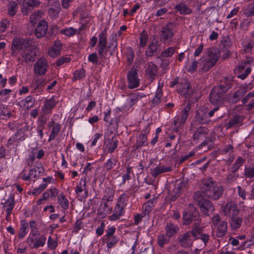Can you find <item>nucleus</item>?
<instances>
[{"label":"nucleus","instance_id":"f257e3e1","mask_svg":"<svg viewBox=\"0 0 254 254\" xmlns=\"http://www.w3.org/2000/svg\"><path fill=\"white\" fill-rule=\"evenodd\" d=\"M203 196L213 200L219 199L223 195L224 189L218 186L212 178L204 179L201 181Z\"/></svg>","mask_w":254,"mask_h":254},{"label":"nucleus","instance_id":"f03ea898","mask_svg":"<svg viewBox=\"0 0 254 254\" xmlns=\"http://www.w3.org/2000/svg\"><path fill=\"white\" fill-rule=\"evenodd\" d=\"M193 199L199 206L201 211L206 215H209V212H213L214 208L211 202L204 198L202 192L200 191L195 192Z\"/></svg>","mask_w":254,"mask_h":254},{"label":"nucleus","instance_id":"7ed1b4c3","mask_svg":"<svg viewBox=\"0 0 254 254\" xmlns=\"http://www.w3.org/2000/svg\"><path fill=\"white\" fill-rule=\"evenodd\" d=\"M177 91L181 95L184 96L186 99L191 98L192 101L197 100L195 92L192 91L189 81L186 79H180Z\"/></svg>","mask_w":254,"mask_h":254},{"label":"nucleus","instance_id":"20e7f679","mask_svg":"<svg viewBox=\"0 0 254 254\" xmlns=\"http://www.w3.org/2000/svg\"><path fill=\"white\" fill-rule=\"evenodd\" d=\"M226 93V92L218 85L214 86L209 95L210 103L214 105L221 106L224 101Z\"/></svg>","mask_w":254,"mask_h":254},{"label":"nucleus","instance_id":"39448f33","mask_svg":"<svg viewBox=\"0 0 254 254\" xmlns=\"http://www.w3.org/2000/svg\"><path fill=\"white\" fill-rule=\"evenodd\" d=\"M201 217L196 208L193 205L190 204L188 210L183 213L184 224L189 225L191 222H195L197 221H201Z\"/></svg>","mask_w":254,"mask_h":254},{"label":"nucleus","instance_id":"423d86ee","mask_svg":"<svg viewBox=\"0 0 254 254\" xmlns=\"http://www.w3.org/2000/svg\"><path fill=\"white\" fill-rule=\"evenodd\" d=\"M21 57L23 59L22 60L20 58L18 59V62L20 64H22L24 61L26 63L33 62L35 60V57L37 55V49L31 43L29 45L24 49L22 52Z\"/></svg>","mask_w":254,"mask_h":254},{"label":"nucleus","instance_id":"0eeeda50","mask_svg":"<svg viewBox=\"0 0 254 254\" xmlns=\"http://www.w3.org/2000/svg\"><path fill=\"white\" fill-rule=\"evenodd\" d=\"M31 43L32 42L29 39L14 38L11 42V55L13 57L16 56L20 50H23Z\"/></svg>","mask_w":254,"mask_h":254},{"label":"nucleus","instance_id":"6e6552de","mask_svg":"<svg viewBox=\"0 0 254 254\" xmlns=\"http://www.w3.org/2000/svg\"><path fill=\"white\" fill-rule=\"evenodd\" d=\"M220 55L214 48L207 49V57L204 60L203 68L208 70L213 67L217 62Z\"/></svg>","mask_w":254,"mask_h":254},{"label":"nucleus","instance_id":"1a4fd4ad","mask_svg":"<svg viewBox=\"0 0 254 254\" xmlns=\"http://www.w3.org/2000/svg\"><path fill=\"white\" fill-rule=\"evenodd\" d=\"M174 27V25L173 23L170 22L167 23L165 27L162 28L160 37L161 41L165 42L166 41L171 40V38L174 36V32H173Z\"/></svg>","mask_w":254,"mask_h":254},{"label":"nucleus","instance_id":"9d476101","mask_svg":"<svg viewBox=\"0 0 254 254\" xmlns=\"http://www.w3.org/2000/svg\"><path fill=\"white\" fill-rule=\"evenodd\" d=\"M208 108L202 107L196 111L195 119L199 124L208 123L211 121L207 116Z\"/></svg>","mask_w":254,"mask_h":254},{"label":"nucleus","instance_id":"9b49d317","mask_svg":"<svg viewBox=\"0 0 254 254\" xmlns=\"http://www.w3.org/2000/svg\"><path fill=\"white\" fill-rule=\"evenodd\" d=\"M47 61L44 58H40L34 65V72L39 75L44 74L47 69Z\"/></svg>","mask_w":254,"mask_h":254},{"label":"nucleus","instance_id":"f8f14e48","mask_svg":"<svg viewBox=\"0 0 254 254\" xmlns=\"http://www.w3.org/2000/svg\"><path fill=\"white\" fill-rule=\"evenodd\" d=\"M48 27V23L45 20L40 21L35 29V36L38 38L44 37L47 32Z\"/></svg>","mask_w":254,"mask_h":254},{"label":"nucleus","instance_id":"ddd939ff","mask_svg":"<svg viewBox=\"0 0 254 254\" xmlns=\"http://www.w3.org/2000/svg\"><path fill=\"white\" fill-rule=\"evenodd\" d=\"M127 79L128 81V88L133 89L139 86V79L137 78V73L136 70L131 69L127 74Z\"/></svg>","mask_w":254,"mask_h":254},{"label":"nucleus","instance_id":"4468645a","mask_svg":"<svg viewBox=\"0 0 254 254\" xmlns=\"http://www.w3.org/2000/svg\"><path fill=\"white\" fill-rule=\"evenodd\" d=\"M98 47L99 56L101 58L104 57V53H106L107 52V40L106 33H104V32L100 35Z\"/></svg>","mask_w":254,"mask_h":254},{"label":"nucleus","instance_id":"2eb2a0df","mask_svg":"<svg viewBox=\"0 0 254 254\" xmlns=\"http://www.w3.org/2000/svg\"><path fill=\"white\" fill-rule=\"evenodd\" d=\"M191 234L190 231L184 233L179 238V243L183 248H189L192 245V240L191 239Z\"/></svg>","mask_w":254,"mask_h":254},{"label":"nucleus","instance_id":"dca6fc26","mask_svg":"<svg viewBox=\"0 0 254 254\" xmlns=\"http://www.w3.org/2000/svg\"><path fill=\"white\" fill-rule=\"evenodd\" d=\"M223 211L225 215H229L230 217L233 215H238L239 212L237 205L232 201L227 203L223 208Z\"/></svg>","mask_w":254,"mask_h":254},{"label":"nucleus","instance_id":"f3484780","mask_svg":"<svg viewBox=\"0 0 254 254\" xmlns=\"http://www.w3.org/2000/svg\"><path fill=\"white\" fill-rule=\"evenodd\" d=\"M234 82L233 77L226 76L224 79L221 80L220 83L218 86L227 93L232 87Z\"/></svg>","mask_w":254,"mask_h":254},{"label":"nucleus","instance_id":"a211bd4d","mask_svg":"<svg viewBox=\"0 0 254 254\" xmlns=\"http://www.w3.org/2000/svg\"><path fill=\"white\" fill-rule=\"evenodd\" d=\"M145 72L151 79V81L155 79L158 73V67L152 62H149L146 64Z\"/></svg>","mask_w":254,"mask_h":254},{"label":"nucleus","instance_id":"6ab92c4d","mask_svg":"<svg viewBox=\"0 0 254 254\" xmlns=\"http://www.w3.org/2000/svg\"><path fill=\"white\" fill-rule=\"evenodd\" d=\"M147 145V133L145 131H142L140 134L137 137L135 144L134 145L133 147L134 148V150H137L142 146H146Z\"/></svg>","mask_w":254,"mask_h":254},{"label":"nucleus","instance_id":"aec40b11","mask_svg":"<svg viewBox=\"0 0 254 254\" xmlns=\"http://www.w3.org/2000/svg\"><path fill=\"white\" fill-rule=\"evenodd\" d=\"M188 100L187 103L185 102V103L184 104L183 110L182 111V115H181V123H185V122L187 120V119L188 118V114L189 111H190L191 105V103H194L196 101H193L192 100L191 98L190 99H187Z\"/></svg>","mask_w":254,"mask_h":254},{"label":"nucleus","instance_id":"412c9836","mask_svg":"<svg viewBox=\"0 0 254 254\" xmlns=\"http://www.w3.org/2000/svg\"><path fill=\"white\" fill-rule=\"evenodd\" d=\"M174 9L178 11L180 14L188 15L192 12V10L183 1L176 4Z\"/></svg>","mask_w":254,"mask_h":254},{"label":"nucleus","instance_id":"4be33fe9","mask_svg":"<svg viewBox=\"0 0 254 254\" xmlns=\"http://www.w3.org/2000/svg\"><path fill=\"white\" fill-rule=\"evenodd\" d=\"M200 222L201 221H197L193 222L191 230L190 231L195 239H198V235L201 234L203 230V227L201 226Z\"/></svg>","mask_w":254,"mask_h":254},{"label":"nucleus","instance_id":"5701e85b","mask_svg":"<svg viewBox=\"0 0 254 254\" xmlns=\"http://www.w3.org/2000/svg\"><path fill=\"white\" fill-rule=\"evenodd\" d=\"M179 230V227L171 222L168 223L165 227L166 235L168 238L174 236Z\"/></svg>","mask_w":254,"mask_h":254},{"label":"nucleus","instance_id":"b1692460","mask_svg":"<svg viewBox=\"0 0 254 254\" xmlns=\"http://www.w3.org/2000/svg\"><path fill=\"white\" fill-rule=\"evenodd\" d=\"M252 88V85H249V88L248 86L242 87L239 89L234 92L233 95V101L234 102H237L242 97H243L248 91Z\"/></svg>","mask_w":254,"mask_h":254},{"label":"nucleus","instance_id":"393cba45","mask_svg":"<svg viewBox=\"0 0 254 254\" xmlns=\"http://www.w3.org/2000/svg\"><path fill=\"white\" fill-rule=\"evenodd\" d=\"M144 97H145V95L142 93L135 92L130 94L129 95L128 99L127 100V102L129 107L132 106L140 101L142 98Z\"/></svg>","mask_w":254,"mask_h":254},{"label":"nucleus","instance_id":"a878e982","mask_svg":"<svg viewBox=\"0 0 254 254\" xmlns=\"http://www.w3.org/2000/svg\"><path fill=\"white\" fill-rule=\"evenodd\" d=\"M171 170L172 168L170 166H165L164 165L161 166H157L151 170V174L153 177L156 178L160 174L169 172Z\"/></svg>","mask_w":254,"mask_h":254},{"label":"nucleus","instance_id":"bb28decb","mask_svg":"<svg viewBox=\"0 0 254 254\" xmlns=\"http://www.w3.org/2000/svg\"><path fill=\"white\" fill-rule=\"evenodd\" d=\"M123 213V206L120 203H117L114 209L113 214L110 216V220L115 221L120 219Z\"/></svg>","mask_w":254,"mask_h":254},{"label":"nucleus","instance_id":"cd10ccee","mask_svg":"<svg viewBox=\"0 0 254 254\" xmlns=\"http://www.w3.org/2000/svg\"><path fill=\"white\" fill-rule=\"evenodd\" d=\"M56 104V102L53 98L46 100L44 106H42V110L45 114L50 113L52 109L55 106Z\"/></svg>","mask_w":254,"mask_h":254},{"label":"nucleus","instance_id":"c85d7f7f","mask_svg":"<svg viewBox=\"0 0 254 254\" xmlns=\"http://www.w3.org/2000/svg\"><path fill=\"white\" fill-rule=\"evenodd\" d=\"M216 237L217 238L223 237L227 231V222H223L216 227Z\"/></svg>","mask_w":254,"mask_h":254},{"label":"nucleus","instance_id":"c756f323","mask_svg":"<svg viewBox=\"0 0 254 254\" xmlns=\"http://www.w3.org/2000/svg\"><path fill=\"white\" fill-rule=\"evenodd\" d=\"M238 215L231 216L230 221V225L233 230H236L241 226L243 218L238 217Z\"/></svg>","mask_w":254,"mask_h":254},{"label":"nucleus","instance_id":"7c9ffc66","mask_svg":"<svg viewBox=\"0 0 254 254\" xmlns=\"http://www.w3.org/2000/svg\"><path fill=\"white\" fill-rule=\"evenodd\" d=\"M208 132V128L203 127H199L196 129L193 135V141H197L202 136H205V135L207 134Z\"/></svg>","mask_w":254,"mask_h":254},{"label":"nucleus","instance_id":"2f4dec72","mask_svg":"<svg viewBox=\"0 0 254 254\" xmlns=\"http://www.w3.org/2000/svg\"><path fill=\"white\" fill-rule=\"evenodd\" d=\"M7 14L10 16H13L17 11V4L14 1H10L7 3Z\"/></svg>","mask_w":254,"mask_h":254},{"label":"nucleus","instance_id":"473e14b6","mask_svg":"<svg viewBox=\"0 0 254 254\" xmlns=\"http://www.w3.org/2000/svg\"><path fill=\"white\" fill-rule=\"evenodd\" d=\"M62 45V44L59 41H56L53 47L49 51V55L53 57H57L60 55Z\"/></svg>","mask_w":254,"mask_h":254},{"label":"nucleus","instance_id":"72a5a7b5","mask_svg":"<svg viewBox=\"0 0 254 254\" xmlns=\"http://www.w3.org/2000/svg\"><path fill=\"white\" fill-rule=\"evenodd\" d=\"M36 239L35 240L31 248L38 249L40 247L44 246L46 241V237L44 235H40L38 232V236H36Z\"/></svg>","mask_w":254,"mask_h":254},{"label":"nucleus","instance_id":"f704fd0d","mask_svg":"<svg viewBox=\"0 0 254 254\" xmlns=\"http://www.w3.org/2000/svg\"><path fill=\"white\" fill-rule=\"evenodd\" d=\"M119 241V238L116 236L106 237L104 238V242L107 243L108 249L112 248Z\"/></svg>","mask_w":254,"mask_h":254},{"label":"nucleus","instance_id":"c9c22d12","mask_svg":"<svg viewBox=\"0 0 254 254\" xmlns=\"http://www.w3.org/2000/svg\"><path fill=\"white\" fill-rule=\"evenodd\" d=\"M158 49V43L155 42H152L145 51V55L147 57H152L157 52Z\"/></svg>","mask_w":254,"mask_h":254},{"label":"nucleus","instance_id":"e433bc0d","mask_svg":"<svg viewBox=\"0 0 254 254\" xmlns=\"http://www.w3.org/2000/svg\"><path fill=\"white\" fill-rule=\"evenodd\" d=\"M246 162V159L241 157H239L236 160L235 162L232 165L231 168V171L236 172L239 169L243 166Z\"/></svg>","mask_w":254,"mask_h":254},{"label":"nucleus","instance_id":"4c0bfd02","mask_svg":"<svg viewBox=\"0 0 254 254\" xmlns=\"http://www.w3.org/2000/svg\"><path fill=\"white\" fill-rule=\"evenodd\" d=\"M21 102L25 108L29 109L34 106L35 100L31 96H29L22 100Z\"/></svg>","mask_w":254,"mask_h":254},{"label":"nucleus","instance_id":"58836bf2","mask_svg":"<svg viewBox=\"0 0 254 254\" xmlns=\"http://www.w3.org/2000/svg\"><path fill=\"white\" fill-rule=\"evenodd\" d=\"M61 129V125L59 124H56L54 126L51 132V133L49 136V138L48 139L49 141H51L52 140L54 139L55 137L58 135L59 132Z\"/></svg>","mask_w":254,"mask_h":254},{"label":"nucleus","instance_id":"ea45409f","mask_svg":"<svg viewBox=\"0 0 254 254\" xmlns=\"http://www.w3.org/2000/svg\"><path fill=\"white\" fill-rule=\"evenodd\" d=\"M58 202L60 205L64 209H67L68 207L69 203L68 200L66 198L64 195L63 193L60 194L58 197Z\"/></svg>","mask_w":254,"mask_h":254},{"label":"nucleus","instance_id":"a19ab883","mask_svg":"<svg viewBox=\"0 0 254 254\" xmlns=\"http://www.w3.org/2000/svg\"><path fill=\"white\" fill-rule=\"evenodd\" d=\"M44 81L41 79H36L31 84V87L34 90H38V91L42 90V87L44 86Z\"/></svg>","mask_w":254,"mask_h":254},{"label":"nucleus","instance_id":"79ce46f5","mask_svg":"<svg viewBox=\"0 0 254 254\" xmlns=\"http://www.w3.org/2000/svg\"><path fill=\"white\" fill-rule=\"evenodd\" d=\"M241 118L239 116H235L230 120L228 127H236L240 123Z\"/></svg>","mask_w":254,"mask_h":254},{"label":"nucleus","instance_id":"37998d69","mask_svg":"<svg viewBox=\"0 0 254 254\" xmlns=\"http://www.w3.org/2000/svg\"><path fill=\"white\" fill-rule=\"evenodd\" d=\"M118 144V141L115 140L113 138L112 140L107 145L108 147V152L110 153H112L115 149L117 147Z\"/></svg>","mask_w":254,"mask_h":254},{"label":"nucleus","instance_id":"c03bdc74","mask_svg":"<svg viewBox=\"0 0 254 254\" xmlns=\"http://www.w3.org/2000/svg\"><path fill=\"white\" fill-rule=\"evenodd\" d=\"M43 14V12L41 10H37V11L35 12L30 16V22L33 24H36L37 20L40 18L41 16H42Z\"/></svg>","mask_w":254,"mask_h":254},{"label":"nucleus","instance_id":"a18cd8bd","mask_svg":"<svg viewBox=\"0 0 254 254\" xmlns=\"http://www.w3.org/2000/svg\"><path fill=\"white\" fill-rule=\"evenodd\" d=\"M187 185L188 182L187 181H182L180 183L177 184L174 188L175 192L178 191L180 193H182L184 190L187 188Z\"/></svg>","mask_w":254,"mask_h":254},{"label":"nucleus","instance_id":"49530a36","mask_svg":"<svg viewBox=\"0 0 254 254\" xmlns=\"http://www.w3.org/2000/svg\"><path fill=\"white\" fill-rule=\"evenodd\" d=\"M28 224L27 223H21V227L18 232V237L20 239L23 238L27 234L26 229H27Z\"/></svg>","mask_w":254,"mask_h":254},{"label":"nucleus","instance_id":"de8ad7c7","mask_svg":"<svg viewBox=\"0 0 254 254\" xmlns=\"http://www.w3.org/2000/svg\"><path fill=\"white\" fill-rule=\"evenodd\" d=\"M244 13L247 17L254 15V5L252 3L248 5V7L244 10Z\"/></svg>","mask_w":254,"mask_h":254},{"label":"nucleus","instance_id":"09e8293b","mask_svg":"<svg viewBox=\"0 0 254 254\" xmlns=\"http://www.w3.org/2000/svg\"><path fill=\"white\" fill-rule=\"evenodd\" d=\"M157 240L159 246L162 248L165 244L169 242V239L168 238L166 235H161L158 237Z\"/></svg>","mask_w":254,"mask_h":254},{"label":"nucleus","instance_id":"8fccbe9b","mask_svg":"<svg viewBox=\"0 0 254 254\" xmlns=\"http://www.w3.org/2000/svg\"><path fill=\"white\" fill-rule=\"evenodd\" d=\"M36 236H38V231L31 232L27 240V242L30 246H32Z\"/></svg>","mask_w":254,"mask_h":254},{"label":"nucleus","instance_id":"3c124183","mask_svg":"<svg viewBox=\"0 0 254 254\" xmlns=\"http://www.w3.org/2000/svg\"><path fill=\"white\" fill-rule=\"evenodd\" d=\"M117 161L116 159L113 158L108 159L105 165L106 170L109 171L112 169L116 165Z\"/></svg>","mask_w":254,"mask_h":254},{"label":"nucleus","instance_id":"603ef678","mask_svg":"<svg viewBox=\"0 0 254 254\" xmlns=\"http://www.w3.org/2000/svg\"><path fill=\"white\" fill-rule=\"evenodd\" d=\"M134 55V52L132 49L131 47H127V63L129 64H130L132 63L133 61Z\"/></svg>","mask_w":254,"mask_h":254},{"label":"nucleus","instance_id":"864d4df0","mask_svg":"<svg viewBox=\"0 0 254 254\" xmlns=\"http://www.w3.org/2000/svg\"><path fill=\"white\" fill-rule=\"evenodd\" d=\"M238 177V174L236 173V172L231 171V173L228 174L227 176L226 181L228 183L232 184L237 180Z\"/></svg>","mask_w":254,"mask_h":254},{"label":"nucleus","instance_id":"5fc2aeb1","mask_svg":"<svg viewBox=\"0 0 254 254\" xmlns=\"http://www.w3.org/2000/svg\"><path fill=\"white\" fill-rule=\"evenodd\" d=\"M106 192L107 194L104 195L103 199L105 200L106 201H112L114 194V191L112 189L108 188L106 190Z\"/></svg>","mask_w":254,"mask_h":254},{"label":"nucleus","instance_id":"6e6d98bb","mask_svg":"<svg viewBox=\"0 0 254 254\" xmlns=\"http://www.w3.org/2000/svg\"><path fill=\"white\" fill-rule=\"evenodd\" d=\"M14 198L12 197L8 199L5 203V207H6V211L11 212L14 207Z\"/></svg>","mask_w":254,"mask_h":254},{"label":"nucleus","instance_id":"4d7b16f0","mask_svg":"<svg viewBox=\"0 0 254 254\" xmlns=\"http://www.w3.org/2000/svg\"><path fill=\"white\" fill-rule=\"evenodd\" d=\"M244 175L250 179L253 178L254 177V165L252 167H246Z\"/></svg>","mask_w":254,"mask_h":254},{"label":"nucleus","instance_id":"13d9d810","mask_svg":"<svg viewBox=\"0 0 254 254\" xmlns=\"http://www.w3.org/2000/svg\"><path fill=\"white\" fill-rule=\"evenodd\" d=\"M76 31V30L73 27H70L61 30V33L68 37L74 35Z\"/></svg>","mask_w":254,"mask_h":254},{"label":"nucleus","instance_id":"bf43d9fd","mask_svg":"<svg viewBox=\"0 0 254 254\" xmlns=\"http://www.w3.org/2000/svg\"><path fill=\"white\" fill-rule=\"evenodd\" d=\"M148 40V35L145 31L141 32L140 36V46L142 47H144L146 45Z\"/></svg>","mask_w":254,"mask_h":254},{"label":"nucleus","instance_id":"052dcab7","mask_svg":"<svg viewBox=\"0 0 254 254\" xmlns=\"http://www.w3.org/2000/svg\"><path fill=\"white\" fill-rule=\"evenodd\" d=\"M85 76V70L81 68L79 70L75 71L74 73L73 79L74 80H76L84 77Z\"/></svg>","mask_w":254,"mask_h":254},{"label":"nucleus","instance_id":"680f3d73","mask_svg":"<svg viewBox=\"0 0 254 254\" xmlns=\"http://www.w3.org/2000/svg\"><path fill=\"white\" fill-rule=\"evenodd\" d=\"M175 51L174 48L169 47L162 52L161 56L165 58L171 57L174 54Z\"/></svg>","mask_w":254,"mask_h":254},{"label":"nucleus","instance_id":"e2e57ef3","mask_svg":"<svg viewBox=\"0 0 254 254\" xmlns=\"http://www.w3.org/2000/svg\"><path fill=\"white\" fill-rule=\"evenodd\" d=\"M59 9L54 8L53 7L50 8L48 10L49 16L52 18H56L59 15Z\"/></svg>","mask_w":254,"mask_h":254},{"label":"nucleus","instance_id":"0e129e2a","mask_svg":"<svg viewBox=\"0 0 254 254\" xmlns=\"http://www.w3.org/2000/svg\"><path fill=\"white\" fill-rule=\"evenodd\" d=\"M88 60L89 62L95 64H98V57L96 53H92L88 56Z\"/></svg>","mask_w":254,"mask_h":254},{"label":"nucleus","instance_id":"69168bd1","mask_svg":"<svg viewBox=\"0 0 254 254\" xmlns=\"http://www.w3.org/2000/svg\"><path fill=\"white\" fill-rule=\"evenodd\" d=\"M226 221L221 220L220 216L218 215H216L212 218V223L215 228L218 226L219 224H220V223Z\"/></svg>","mask_w":254,"mask_h":254},{"label":"nucleus","instance_id":"338daca9","mask_svg":"<svg viewBox=\"0 0 254 254\" xmlns=\"http://www.w3.org/2000/svg\"><path fill=\"white\" fill-rule=\"evenodd\" d=\"M9 25V22L7 19H2L0 25V32H4Z\"/></svg>","mask_w":254,"mask_h":254},{"label":"nucleus","instance_id":"774afa93","mask_svg":"<svg viewBox=\"0 0 254 254\" xmlns=\"http://www.w3.org/2000/svg\"><path fill=\"white\" fill-rule=\"evenodd\" d=\"M40 3L38 0H27L25 4L31 7H37Z\"/></svg>","mask_w":254,"mask_h":254}]
</instances>
